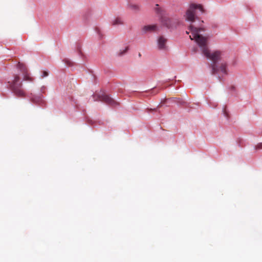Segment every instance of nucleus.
Masks as SVG:
<instances>
[{"mask_svg":"<svg viewBox=\"0 0 262 262\" xmlns=\"http://www.w3.org/2000/svg\"><path fill=\"white\" fill-rule=\"evenodd\" d=\"M16 74L13 78L8 81V86L12 91L14 95L18 97H24L27 96L26 92L22 89L23 80L32 81L28 70L26 66L19 62L16 66Z\"/></svg>","mask_w":262,"mask_h":262,"instance_id":"1","label":"nucleus"},{"mask_svg":"<svg viewBox=\"0 0 262 262\" xmlns=\"http://www.w3.org/2000/svg\"><path fill=\"white\" fill-rule=\"evenodd\" d=\"M204 56H205L207 59H211L212 63L211 64V74L216 77L217 79L220 81H222V77L220 75L221 72L223 75H227V65L225 63H222L220 67H219L218 60L220 58L221 53L220 51H216L211 53L208 49L205 50L204 52L203 53Z\"/></svg>","mask_w":262,"mask_h":262,"instance_id":"2","label":"nucleus"},{"mask_svg":"<svg viewBox=\"0 0 262 262\" xmlns=\"http://www.w3.org/2000/svg\"><path fill=\"white\" fill-rule=\"evenodd\" d=\"M204 12V8L202 5L191 3L189 5L184 15L185 21L189 22L190 25H193V24L195 20L199 21V17Z\"/></svg>","mask_w":262,"mask_h":262,"instance_id":"3","label":"nucleus"},{"mask_svg":"<svg viewBox=\"0 0 262 262\" xmlns=\"http://www.w3.org/2000/svg\"><path fill=\"white\" fill-rule=\"evenodd\" d=\"M188 30L191 32L192 37L190 36L191 40H194L198 46L202 51L204 52L205 50L208 49L207 47V39L206 37L201 35L200 34L205 32V29L202 27H196L194 25H190L188 27Z\"/></svg>","mask_w":262,"mask_h":262,"instance_id":"4","label":"nucleus"},{"mask_svg":"<svg viewBox=\"0 0 262 262\" xmlns=\"http://www.w3.org/2000/svg\"><path fill=\"white\" fill-rule=\"evenodd\" d=\"M156 6L155 11L156 13L160 16V20L162 25L168 29H172L173 28V24L172 20L167 17L163 16L164 11L161 8L159 7L158 4H156Z\"/></svg>","mask_w":262,"mask_h":262,"instance_id":"5","label":"nucleus"},{"mask_svg":"<svg viewBox=\"0 0 262 262\" xmlns=\"http://www.w3.org/2000/svg\"><path fill=\"white\" fill-rule=\"evenodd\" d=\"M98 99L95 98V100H100L110 105H116L117 103L110 97V95L105 94L103 92L100 91L97 94Z\"/></svg>","mask_w":262,"mask_h":262,"instance_id":"6","label":"nucleus"},{"mask_svg":"<svg viewBox=\"0 0 262 262\" xmlns=\"http://www.w3.org/2000/svg\"><path fill=\"white\" fill-rule=\"evenodd\" d=\"M27 97L33 103L37 104L41 106H43L45 104L44 97L41 94L37 96L30 93L27 94Z\"/></svg>","mask_w":262,"mask_h":262,"instance_id":"7","label":"nucleus"},{"mask_svg":"<svg viewBox=\"0 0 262 262\" xmlns=\"http://www.w3.org/2000/svg\"><path fill=\"white\" fill-rule=\"evenodd\" d=\"M166 38L162 36L159 37L157 41L158 49L160 50H166L167 49V46L166 45Z\"/></svg>","mask_w":262,"mask_h":262,"instance_id":"8","label":"nucleus"},{"mask_svg":"<svg viewBox=\"0 0 262 262\" xmlns=\"http://www.w3.org/2000/svg\"><path fill=\"white\" fill-rule=\"evenodd\" d=\"M157 29V26L156 25H147L144 26L142 28V32L143 34H145L147 32H151L153 31H155Z\"/></svg>","mask_w":262,"mask_h":262,"instance_id":"9","label":"nucleus"},{"mask_svg":"<svg viewBox=\"0 0 262 262\" xmlns=\"http://www.w3.org/2000/svg\"><path fill=\"white\" fill-rule=\"evenodd\" d=\"M91 15V11L88 10L82 14V17L84 20H86Z\"/></svg>","mask_w":262,"mask_h":262,"instance_id":"10","label":"nucleus"},{"mask_svg":"<svg viewBox=\"0 0 262 262\" xmlns=\"http://www.w3.org/2000/svg\"><path fill=\"white\" fill-rule=\"evenodd\" d=\"M128 47H125L122 49H121L118 53V55L120 56L124 55L128 51Z\"/></svg>","mask_w":262,"mask_h":262,"instance_id":"11","label":"nucleus"},{"mask_svg":"<svg viewBox=\"0 0 262 262\" xmlns=\"http://www.w3.org/2000/svg\"><path fill=\"white\" fill-rule=\"evenodd\" d=\"M122 24H123V23L120 18H115L114 20H113V22H112V25L113 26L122 25Z\"/></svg>","mask_w":262,"mask_h":262,"instance_id":"12","label":"nucleus"},{"mask_svg":"<svg viewBox=\"0 0 262 262\" xmlns=\"http://www.w3.org/2000/svg\"><path fill=\"white\" fill-rule=\"evenodd\" d=\"M129 7L133 10L137 11L139 9V6L138 5H130Z\"/></svg>","mask_w":262,"mask_h":262,"instance_id":"13","label":"nucleus"},{"mask_svg":"<svg viewBox=\"0 0 262 262\" xmlns=\"http://www.w3.org/2000/svg\"><path fill=\"white\" fill-rule=\"evenodd\" d=\"M229 92L231 93V95H234V93L235 92V86L231 85L229 87Z\"/></svg>","mask_w":262,"mask_h":262,"instance_id":"14","label":"nucleus"},{"mask_svg":"<svg viewBox=\"0 0 262 262\" xmlns=\"http://www.w3.org/2000/svg\"><path fill=\"white\" fill-rule=\"evenodd\" d=\"M95 31H96V33L98 34V35H99V38L101 39L103 38V35L101 34V31L99 30V29L97 28H96Z\"/></svg>","mask_w":262,"mask_h":262,"instance_id":"15","label":"nucleus"},{"mask_svg":"<svg viewBox=\"0 0 262 262\" xmlns=\"http://www.w3.org/2000/svg\"><path fill=\"white\" fill-rule=\"evenodd\" d=\"M254 148L255 150L262 149V142L258 143Z\"/></svg>","mask_w":262,"mask_h":262,"instance_id":"16","label":"nucleus"},{"mask_svg":"<svg viewBox=\"0 0 262 262\" xmlns=\"http://www.w3.org/2000/svg\"><path fill=\"white\" fill-rule=\"evenodd\" d=\"M49 75V71L48 70L43 71L41 75L42 77H45L48 76Z\"/></svg>","mask_w":262,"mask_h":262,"instance_id":"17","label":"nucleus"},{"mask_svg":"<svg viewBox=\"0 0 262 262\" xmlns=\"http://www.w3.org/2000/svg\"><path fill=\"white\" fill-rule=\"evenodd\" d=\"M64 61L65 62V63L69 66H72V63L71 61H68V60H64Z\"/></svg>","mask_w":262,"mask_h":262,"instance_id":"18","label":"nucleus"},{"mask_svg":"<svg viewBox=\"0 0 262 262\" xmlns=\"http://www.w3.org/2000/svg\"><path fill=\"white\" fill-rule=\"evenodd\" d=\"M223 114H224V115L227 118V115L226 114V113L225 112V111L223 110Z\"/></svg>","mask_w":262,"mask_h":262,"instance_id":"19","label":"nucleus"},{"mask_svg":"<svg viewBox=\"0 0 262 262\" xmlns=\"http://www.w3.org/2000/svg\"><path fill=\"white\" fill-rule=\"evenodd\" d=\"M46 89V87L45 86H42L41 88V92H43V90Z\"/></svg>","mask_w":262,"mask_h":262,"instance_id":"20","label":"nucleus"},{"mask_svg":"<svg viewBox=\"0 0 262 262\" xmlns=\"http://www.w3.org/2000/svg\"><path fill=\"white\" fill-rule=\"evenodd\" d=\"M189 32H191L190 30L189 31H186V33L188 34L189 33Z\"/></svg>","mask_w":262,"mask_h":262,"instance_id":"21","label":"nucleus"},{"mask_svg":"<svg viewBox=\"0 0 262 262\" xmlns=\"http://www.w3.org/2000/svg\"><path fill=\"white\" fill-rule=\"evenodd\" d=\"M81 51L79 50V54H81Z\"/></svg>","mask_w":262,"mask_h":262,"instance_id":"22","label":"nucleus"},{"mask_svg":"<svg viewBox=\"0 0 262 262\" xmlns=\"http://www.w3.org/2000/svg\"><path fill=\"white\" fill-rule=\"evenodd\" d=\"M93 96H94V97H95V95H94V94H93Z\"/></svg>","mask_w":262,"mask_h":262,"instance_id":"23","label":"nucleus"}]
</instances>
